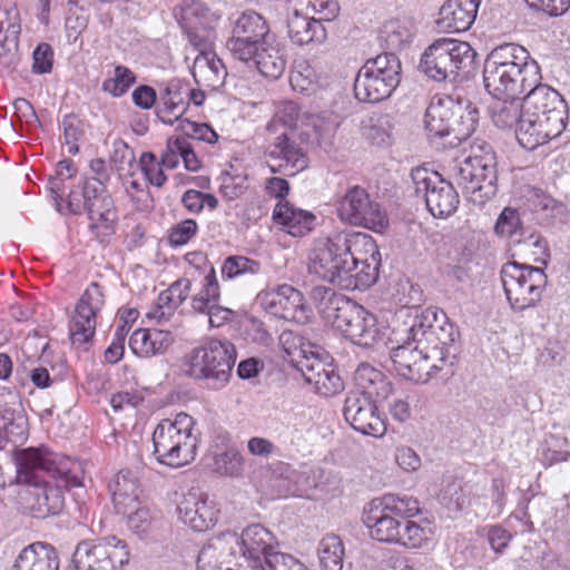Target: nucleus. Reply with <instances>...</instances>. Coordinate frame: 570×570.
Listing matches in <instances>:
<instances>
[{
	"label": "nucleus",
	"mask_w": 570,
	"mask_h": 570,
	"mask_svg": "<svg viewBox=\"0 0 570 570\" xmlns=\"http://www.w3.org/2000/svg\"><path fill=\"white\" fill-rule=\"evenodd\" d=\"M17 483L26 485L21 500L33 518L45 519L62 511V490L81 485L79 463L46 446L16 452Z\"/></svg>",
	"instance_id": "obj_1"
},
{
	"label": "nucleus",
	"mask_w": 570,
	"mask_h": 570,
	"mask_svg": "<svg viewBox=\"0 0 570 570\" xmlns=\"http://www.w3.org/2000/svg\"><path fill=\"white\" fill-rule=\"evenodd\" d=\"M541 79L538 62L518 43L498 46L484 61V87L495 99L521 97Z\"/></svg>",
	"instance_id": "obj_2"
},
{
	"label": "nucleus",
	"mask_w": 570,
	"mask_h": 570,
	"mask_svg": "<svg viewBox=\"0 0 570 570\" xmlns=\"http://www.w3.org/2000/svg\"><path fill=\"white\" fill-rule=\"evenodd\" d=\"M236 361L235 346L229 341L209 340L191 348L180 360V374L194 381H204L214 390L229 381Z\"/></svg>",
	"instance_id": "obj_3"
},
{
	"label": "nucleus",
	"mask_w": 570,
	"mask_h": 570,
	"mask_svg": "<svg viewBox=\"0 0 570 570\" xmlns=\"http://www.w3.org/2000/svg\"><path fill=\"white\" fill-rule=\"evenodd\" d=\"M463 194L474 204H483L497 193V157L487 142L472 146V154L454 167L452 175Z\"/></svg>",
	"instance_id": "obj_4"
},
{
	"label": "nucleus",
	"mask_w": 570,
	"mask_h": 570,
	"mask_svg": "<svg viewBox=\"0 0 570 570\" xmlns=\"http://www.w3.org/2000/svg\"><path fill=\"white\" fill-rule=\"evenodd\" d=\"M475 50L466 41L453 38L435 39L422 53L421 71L435 81H455L473 68Z\"/></svg>",
	"instance_id": "obj_5"
},
{
	"label": "nucleus",
	"mask_w": 570,
	"mask_h": 570,
	"mask_svg": "<svg viewBox=\"0 0 570 570\" xmlns=\"http://www.w3.org/2000/svg\"><path fill=\"white\" fill-rule=\"evenodd\" d=\"M194 420L179 413L175 420H161L154 430V454L160 464L180 468L196 458L197 438L193 434Z\"/></svg>",
	"instance_id": "obj_6"
},
{
	"label": "nucleus",
	"mask_w": 570,
	"mask_h": 570,
	"mask_svg": "<svg viewBox=\"0 0 570 570\" xmlns=\"http://www.w3.org/2000/svg\"><path fill=\"white\" fill-rule=\"evenodd\" d=\"M419 512L420 503L415 498L385 494L364 508L362 520L374 540L392 543L400 533V519L412 518Z\"/></svg>",
	"instance_id": "obj_7"
},
{
	"label": "nucleus",
	"mask_w": 570,
	"mask_h": 570,
	"mask_svg": "<svg viewBox=\"0 0 570 570\" xmlns=\"http://www.w3.org/2000/svg\"><path fill=\"white\" fill-rule=\"evenodd\" d=\"M351 234L340 233L317 242L308 255L307 269L328 283L342 285L350 279L355 258L352 256Z\"/></svg>",
	"instance_id": "obj_8"
},
{
	"label": "nucleus",
	"mask_w": 570,
	"mask_h": 570,
	"mask_svg": "<svg viewBox=\"0 0 570 570\" xmlns=\"http://www.w3.org/2000/svg\"><path fill=\"white\" fill-rule=\"evenodd\" d=\"M501 281L511 308L523 312L541 301L548 277L540 267L508 262L502 266Z\"/></svg>",
	"instance_id": "obj_9"
},
{
	"label": "nucleus",
	"mask_w": 570,
	"mask_h": 570,
	"mask_svg": "<svg viewBox=\"0 0 570 570\" xmlns=\"http://www.w3.org/2000/svg\"><path fill=\"white\" fill-rule=\"evenodd\" d=\"M128 560L126 542L107 535L80 541L67 570H120Z\"/></svg>",
	"instance_id": "obj_10"
},
{
	"label": "nucleus",
	"mask_w": 570,
	"mask_h": 570,
	"mask_svg": "<svg viewBox=\"0 0 570 570\" xmlns=\"http://www.w3.org/2000/svg\"><path fill=\"white\" fill-rule=\"evenodd\" d=\"M336 306L341 311L332 317L330 324L350 342L364 348H372L384 340L385 333L379 326L376 316L365 307L353 299Z\"/></svg>",
	"instance_id": "obj_11"
},
{
	"label": "nucleus",
	"mask_w": 570,
	"mask_h": 570,
	"mask_svg": "<svg viewBox=\"0 0 570 570\" xmlns=\"http://www.w3.org/2000/svg\"><path fill=\"white\" fill-rule=\"evenodd\" d=\"M414 193L424 199L428 210L438 218L451 216L460 204L459 194L452 183L439 173L426 168H415L411 173Z\"/></svg>",
	"instance_id": "obj_12"
},
{
	"label": "nucleus",
	"mask_w": 570,
	"mask_h": 570,
	"mask_svg": "<svg viewBox=\"0 0 570 570\" xmlns=\"http://www.w3.org/2000/svg\"><path fill=\"white\" fill-rule=\"evenodd\" d=\"M338 216L351 225L382 232L389 224L386 214L368 193L358 186L350 188L337 206Z\"/></svg>",
	"instance_id": "obj_13"
},
{
	"label": "nucleus",
	"mask_w": 570,
	"mask_h": 570,
	"mask_svg": "<svg viewBox=\"0 0 570 570\" xmlns=\"http://www.w3.org/2000/svg\"><path fill=\"white\" fill-rule=\"evenodd\" d=\"M268 38L269 27L265 18L256 11L247 10L234 21L226 48L234 58L248 63L255 53L256 46Z\"/></svg>",
	"instance_id": "obj_14"
},
{
	"label": "nucleus",
	"mask_w": 570,
	"mask_h": 570,
	"mask_svg": "<svg viewBox=\"0 0 570 570\" xmlns=\"http://www.w3.org/2000/svg\"><path fill=\"white\" fill-rule=\"evenodd\" d=\"M256 301L266 313L285 321L305 324L311 316L303 294L289 284L262 291Z\"/></svg>",
	"instance_id": "obj_15"
},
{
	"label": "nucleus",
	"mask_w": 570,
	"mask_h": 570,
	"mask_svg": "<svg viewBox=\"0 0 570 570\" xmlns=\"http://www.w3.org/2000/svg\"><path fill=\"white\" fill-rule=\"evenodd\" d=\"M104 305V289L98 283L92 282L79 298L69 324L70 341L73 346L86 348V345L91 342L96 332V317Z\"/></svg>",
	"instance_id": "obj_16"
},
{
	"label": "nucleus",
	"mask_w": 570,
	"mask_h": 570,
	"mask_svg": "<svg viewBox=\"0 0 570 570\" xmlns=\"http://www.w3.org/2000/svg\"><path fill=\"white\" fill-rule=\"evenodd\" d=\"M218 20L219 16L199 0H185L180 6L178 22L195 48H210Z\"/></svg>",
	"instance_id": "obj_17"
},
{
	"label": "nucleus",
	"mask_w": 570,
	"mask_h": 570,
	"mask_svg": "<svg viewBox=\"0 0 570 570\" xmlns=\"http://www.w3.org/2000/svg\"><path fill=\"white\" fill-rule=\"evenodd\" d=\"M343 414L345 421L357 432L381 438L386 432L376 401L360 392H350L345 399Z\"/></svg>",
	"instance_id": "obj_18"
},
{
	"label": "nucleus",
	"mask_w": 570,
	"mask_h": 570,
	"mask_svg": "<svg viewBox=\"0 0 570 570\" xmlns=\"http://www.w3.org/2000/svg\"><path fill=\"white\" fill-rule=\"evenodd\" d=\"M350 243L355 258L350 279H355V286L368 287L379 278L381 253L372 236L364 233L351 234Z\"/></svg>",
	"instance_id": "obj_19"
},
{
	"label": "nucleus",
	"mask_w": 570,
	"mask_h": 570,
	"mask_svg": "<svg viewBox=\"0 0 570 570\" xmlns=\"http://www.w3.org/2000/svg\"><path fill=\"white\" fill-rule=\"evenodd\" d=\"M525 92L523 108H529L530 115L546 112V122L566 128L567 104L556 89L539 81L530 86Z\"/></svg>",
	"instance_id": "obj_20"
},
{
	"label": "nucleus",
	"mask_w": 570,
	"mask_h": 570,
	"mask_svg": "<svg viewBox=\"0 0 570 570\" xmlns=\"http://www.w3.org/2000/svg\"><path fill=\"white\" fill-rule=\"evenodd\" d=\"M266 157L271 170L285 176H295L308 166L306 153L286 132L267 147Z\"/></svg>",
	"instance_id": "obj_21"
},
{
	"label": "nucleus",
	"mask_w": 570,
	"mask_h": 570,
	"mask_svg": "<svg viewBox=\"0 0 570 570\" xmlns=\"http://www.w3.org/2000/svg\"><path fill=\"white\" fill-rule=\"evenodd\" d=\"M311 354L312 356L304 355L295 364L304 381L322 396H334L342 392L344 382L333 365L315 357L313 352Z\"/></svg>",
	"instance_id": "obj_22"
},
{
	"label": "nucleus",
	"mask_w": 570,
	"mask_h": 570,
	"mask_svg": "<svg viewBox=\"0 0 570 570\" xmlns=\"http://www.w3.org/2000/svg\"><path fill=\"white\" fill-rule=\"evenodd\" d=\"M426 353V347L405 341L404 344L391 350L393 370L405 380L425 384L430 381Z\"/></svg>",
	"instance_id": "obj_23"
},
{
	"label": "nucleus",
	"mask_w": 570,
	"mask_h": 570,
	"mask_svg": "<svg viewBox=\"0 0 570 570\" xmlns=\"http://www.w3.org/2000/svg\"><path fill=\"white\" fill-rule=\"evenodd\" d=\"M177 510L180 520L198 532L209 530L218 521L219 510L207 495L188 493Z\"/></svg>",
	"instance_id": "obj_24"
},
{
	"label": "nucleus",
	"mask_w": 570,
	"mask_h": 570,
	"mask_svg": "<svg viewBox=\"0 0 570 570\" xmlns=\"http://www.w3.org/2000/svg\"><path fill=\"white\" fill-rule=\"evenodd\" d=\"M448 95H435L426 108L424 122L431 136L445 137L449 132V121L455 114H464L463 102Z\"/></svg>",
	"instance_id": "obj_25"
},
{
	"label": "nucleus",
	"mask_w": 570,
	"mask_h": 570,
	"mask_svg": "<svg viewBox=\"0 0 570 570\" xmlns=\"http://www.w3.org/2000/svg\"><path fill=\"white\" fill-rule=\"evenodd\" d=\"M481 0H446L441 7L436 23L448 32H463L475 21Z\"/></svg>",
	"instance_id": "obj_26"
},
{
	"label": "nucleus",
	"mask_w": 570,
	"mask_h": 570,
	"mask_svg": "<svg viewBox=\"0 0 570 570\" xmlns=\"http://www.w3.org/2000/svg\"><path fill=\"white\" fill-rule=\"evenodd\" d=\"M20 31V13L17 4L0 6V33H4L0 42V63L4 67H10L18 60Z\"/></svg>",
	"instance_id": "obj_27"
},
{
	"label": "nucleus",
	"mask_w": 570,
	"mask_h": 570,
	"mask_svg": "<svg viewBox=\"0 0 570 570\" xmlns=\"http://www.w3.org/2000/svg\"><path fill=\"white\" fill-rule=\"evenodd\" d=\"M198 56L193 65V76L195 81L212 90L220 88L225 83L227 70L222 59L209 50V48H197Z\"/></svg>",
	"instance_id": "obj_28"
},
{
	"label": "nucleus",
	"mask_w": 570,
	"mask_h": 570,
	"mask_svg": "<svg viewBox=\"0 0 570 570\" xmlns=\"http://www.w3.org/2000/svg\"><path fill=\"white\" fill-rule=\"evenodd\" d=\"M273 533L261 524H250L242 533L243 556L250 570L259 566L267 554L275 552Z\"/></svg>",
	"instance_id": "obj_29"
},
{
	"label": "nucleus",
	"mask_w": 570,
	"mask_h": 570,
	"mask_svg": "<svg viewBox=\"0 0 570 570\" xmlns=\"http://www.w3.org/2000/svg\"><path fill=\"white\" fill-rule=\"evenodd\" d=\"M174 343L171 332L157 328H138L129 338V347L140 357L163 355Z\"/></svg>",
	"instance_id": "obj_30"
},
{
	"label": "nucleus",
	"mask_w": 570,
	"mask_h": 570,
	"mask_svg": "<svg viewBox=\"0 0 570 570\" xmlns=\"http://www.w3.org/2000/svg\"><path fill=\"white\" fill-rule=\"evenodd\" d=\"M287 33L289 39L298 46L322 43L327 37L321 20L304 16L297 9H294L287 19Z\"/></svg>",
	"instance_id": "obj_31"
},
{
	"label": "nucleus",
	"mask_w": 570,
	"mask_h": 570,
	"mask_svg": "<svg viewBox=\"0 0 570 570\" xmlns=\"http://www.w3.org/2000/svg\"><path fill=\"white\" fill-rule=\"evenodd\" d=\"M275 224L294 237L308 234L314 226L315 216L306 210L294 207L288 202H278L273 212Z\"/></svg>",
	"instance_id": "obj_32"
},
{
	"label": "nucleus",
	"mask_w": 570,
	"mask_h": 570,
	"mask_svg": "<svg viewBox=\"0 0 570 570\" xmlns=\"http://www.w3.org/2000/svg\"><path fill=\"white\" fill-rule=\"evenodd\" d=\"M396 86L389 85L384 78L377 77L368 68L363 66L354 80L355 98L362 102H380L389 98Z\"/></svg>",
	"instance_id": "obj_33"
},
{
	"label": "nucleus",
	"mask_w": 570,
	"mask_h": 570,
	"mask_svg": "<svg viewBox=\"0 0 570 570\" xmlns=\"http://www.w3.org/2000/svg\"><path fill=\"white\" fill-rule=\"evenodd\" d=\"M12 570H59L57 551L42 542L32 543L19 553Z\"/></svg>",
	"instance_id": "obj_34"
},
{
	"label": "nucleus",
	"mask_w": 570,
	"mask_h": 570,
	"mask_svg": "<svg viewBox=\"0 0 570 570\" xmlns=\"http://www.w3.org/2000/svg\"><path fill=\"white\" fill-rule=\"evenodd\" d=\"M564 129L559 126H552L544 121H534L523 115L515 129V137L519 144L528 150H534L537 147L558 137Z\"/></svg>",
	"instance_id": "obj_35"
},
{
	"label": "nucleus",
	"mask_w": 570,
	"mask_h": 570,
	"mask_svg": "<svg viewBox=\"0 0 570 570\" xmlns=\"http://www.w3.org/2000/svg\"><path fill=\"white\" fill-rule=\"evenodd\" d=\"M356 390L371 399H385L392 390L385 375L370 363H361L354 372Z\"/></svg>",
	"instance_id": "obj_36"
},
{
	"label": "nucleus",
	"mask_w": 570,
	"mask_h": 570,
	"mask_svg": "<svg viewBox=\"0 0 570 570\" xmlns=\"http://www.w3.org/2000/svg\"><path fill=\"white\" fill-rule=\"evenodd\" d=\"M188 83L171 81L161 95L164 108L158 111V117L164 124L173 125L179 120L188 106Z\"/></svg>",
	"instance_id": "obj_37"
},
{
	"label": "nucleus",
	"mask_w": 570,
	"mask_h": 570,
	"mask_svg": "<svg viewBox=\"0 0 570 570\" xmlns=\"http://www.w3.org/2000/svg\"><path fill=\"white\" fill-rule=\"evenodd\" d=\"M249 62H253L264 77L271 79L279 78L286 67V59L282 50L277 43L271 41V38L256 46Z\"/></svg>",
	"instance_id": "obj_38"
},
{
	"label": "nucleus",
	"mask_w": 570,
	"mask_h": 570,
	"mask_svg": "<svg viewBox=\"0 0 570 570\" xmlns=\"http://www.w3.org/2000/svg\"><path fill=\"white\" fill-rule=\"evenodd\" d=\"M140 489L137 479L130 472H119L112 485V502L117 512H128L137 508Z\"/></svg>",
	"instance_id": "obj_39"
},
{
	"label": "nucleus",
	"mask_w": 570,
	"mask_h": 570,
	"mask_svg": "<svg viewBox=\"0 0 570 570\" xmlns=\"http://www.w3.org/2000/svg\"><path fill=\"white\" fill-rule=\"evenodd\" d=\"M463 107L464 114H455L449 121V132L445 137H451L449 141L451 146H458L469 139L478 125V109L468 100L463 102Z\"/></svg>",
	"instance_id": "obj_40"
},
{
	"label": "nucleus",
	"mask_w": 570,
	"mask_h": 570,
	"mask_svg": "<svg viewBox=\"0 0 570 570\" xmlns=\"http://www.w3.org/2000/svg\"><path fill=\"white\" fill-rule=\"evenodd\" d=\"M490 115L494 125L502 129L519 127L523 118V102L518 98L497 99L490 106Z\"/></svg>",
	"instance_id": "obj_41"
},
{
	"label": "nucleus",
	"mask_w": 570,
	"mask_h": 570,
	"mask_svg": "<svg viewBox=\"0 0 570 570\" xmlns=\"http://www.w3.org/2000/svg\"><path fill=\"white\" fill-rule=\"evenodd\" d=\"M416 31L414 21L409 17L387 21L382 30V38L391 50H400L412 41Z\"/></svg>",
	"instance_id": "obj_42"
},
{
	"label": "nucleus",
	"mask_w": 570,
	"mask_h": 570,
	"mask_svg": "<svg viewBox=\"0 0 570 570\" xmlns=\"http://www.w3.org/2000/svg\"><path fill=\"white\" fill-rule=\"evenodd\" d=\"M263 266L259 261L243 255H232L224 259L220 267V275L224 281L248 278L262 273Z\"/></svg>",
	"instance_id": "obj_43"
},
{
	"label": "nucleus",
	"mask_w": 570,
	"mask_h": 570,
	"mask_svg": "<svg viewBox=\"0 0 570 570\" xmlns=\"http://www.w3.org/2000/svg\"><path fill=\"white\" fill-rule=\"evenodd\" d=\"M439 313L436 308L428 307L420 314H416L407 328L406 342L429 347V342L432 337V331Z\"/></svg>",
	"instance_id": "obj_44"
},
{
	"label": "nucleus",
	"mask_w": 570,
	"mask_h": 570,
	"mask_svg": "<svg viewBox=\"0 0 570 570\" xmlns=\"http://www.w3.org/2000/svg\"><path fill=\"white\" fill-rule=\"evenodd\" d=\"M313 119V116L302 114L301 108L296 102L283 101L279 104L273 119L267 126V129L274 132H276L279 127L293 130L307 125V121Z\"/></svg>",
	"instance_id": "obj_45"
},
{
	"label": "nucleus",
	"mask_w": 570,
	"mask_h": 570,
	"mask_svg": "<svg viewBox=\"0 0 570 570\" xmlns=\"http://www.w3.org/2000/svg\"><path fill=\"white\" fill-rule=\"evenodd\" d=\"M374 75L384 78L391 86H399L401 80V62L393 52H384L375 58L368 59L365 65Z\"/></svg>",
	"instance_id": "obj_46"
},
{
	"label": "nucleus",
	"mask_w": 570,
	"mask_h": 570,
	"mask_svg": "<svg viewBox=\"0 0 570 570\" xmlns=\"http://www.w3.org/2000/svg\"><path fill=\"white\" fill-rule=\"evenodd\" d=\"M320 564L323 570H342L344 546L336 534L325 535L318 544Z\"/></svg>",
	"instance_id": "obj_47"
},
{
	"label": "nucleus",
	"mask_w": 570,
	"mask_h": 570,
	"mask_svg": "<svg viewBox=\"0 0 570 570\" xmlns=\"http://www.w3.org/2000/svg\"><path fill=\"white\" fill-rule=\"evenodd\" d=\"M399 534L392 544H400L407 549L421 548L429 540L430 530L417 522L407 519H400Z\"/></svg>",
	"instance_id": "obj_48"
},
{
	"label": "nucleus",
	"mask_w": 570,
	"mask_h": 570,
	"mask_svg": "<svg viewBox=\"0 0 570 570\" xmlns=\"http://www.w3.org/2000/svg\"><path fill=\"white\" fill-rule=\"evenodd\" d=\"M110 164L120 177H132L138 169L134 150L122 139H115L110 154Z\"/></svg>",
	"instance_id": "obj_49"
},
{
	"label": "nucleus",
	"mask_w": 570,
	"mask_h": 570,
	"mask_svg": "<svg viewBox=\"0 0 570 570\" xmlns=\"http://www.w3.org/2000/svg\"><path fill=\"white\" fill-rule=\"evenodd\" d=\"M311 296L323 318L328 323H331L332 317L341 311V308H337L336 304H345L351 299L343 294H336L332 288L325 286H315L311 292Z\"/></svg>",
	"instance_id": "obj_50"
},
{
	"label": "nucleus",
	"mask_w": 570,
	"mask_h": 570,
	"mask_svg": "<svg viewBox=\"0 0 570 570\" xmlns=\"http://www.w3.org/2000/svg\"><path fill=\"white\" fill-rule=\"evenodd\" d=\"M91 222V227H104L106 230H111L112 225L117 219V214L114 208V202L109 195L89 203L85 210Z\"/></svg>",
	"instance_id": "obj_51"
},
{
	"label": "nucleus",
	"mask_w": 570,
	"mask_h": 570,
	"mask_svg": "<svg viewBox=\"0 0 570 570\" xmlns=\"http://www.w3.org/2000/svg\"><path fill=\"white\" fill-rule=\"evenodd\" d=\"M219 295L220 292L216 272L215 268L210 266L208 273L205 275L203 288L191 299V307L197 313H205L213 305L218 303Z\"/></svg>",
	"instance_id": "obj_52"
},
{
	"label": "nucleus",
	"mask_w": 570,
	"mask_h": 570,
	"mask_svg": "<svg viewBox=\"0 0 570 570\" xmlns=\"http://www.w3.org/2000/svg\"><path fill=\"white\" fill-rule=\"evenodd\" d=\"M426 370L430 375V380L438 376L439 373L446 371L445 374L452 373V366L455 362V350L449 347L432 346L426 347Z\"/></svg>",
	"instance_id": "obj_53"
},
{
	"label": "nucleus",
	"mask_w": 570,
	"mask_h": 570,
	"mask_svg": "<svg viewBox=\"0 0 570 570\" xmlns=\"http://www.w3.org/2000/svg\"><path fill=\"white\" fill-rule=\"evenodd\" d=\"M459 337V331L452 324L445 313L440 312L434 324L432 331V337L429 342V348L432 346H442L449 347L450 350H455L453 347L454 342Z\"/></svg>",
	"instance_id": "obj_54"
},
{
	"label": "nucleus",
	"mask_w": 570,
	"mask_h": 570,
	"mask_svg": "<svg viewBox=\"0 0 570 570\" xmlns=\"http://www.w3.org/2000/svg\"><path fill=\"white\" fill-rule=\"evenodd\" d=\"M213 470L226 476H238L243 472V456L235 449H228L214 456Z\"/></svg>",
	"instance_id": "obj_55"
},
{
	"label": "nucleus",
	"mask_w": 570,
	"mask_h": 570,
	"mask_svg": "<svg viewBox=\"0 0 570 570\" xmlns=\"http://www.w3.org/2000/svg\"><path fill=\"white\" fill-rule=\"evenodd\" d=\"M136 77L131 70L125 66H117L112 78L102 82V90L114 97L122 96L135 82Z\"/></svg>",
	"instance_id": "obj_56"
},
{
	"label": "nucleus",
	"mask_w": 570,
	"mask_h": 570,
	"mask_svg": "<svg viewBox=\"0 0 570 570\" xmlns=\"http://www.w3.org/2000/svg\"><path fill=\"white\" fill-rule=\"evenodd\" d=\"M138 168L153 186L160 188L165 185L167 176L163 170V165L157 161L154 153H142L138 160Z\"/></svg>",
	"instance_id": "obj_57"
},
{
	"label": "nucleus",
	"mask_w": 570,
	"mask_h": 570,
	"mask_svg": "<svg viewBox=\"0 0 570 570\" xmlns=\"http://www.w3.org/2000/svg\"><path fill=\"white\" fill-rule=\"evenodd\" d=\"M254 570H306V568L291 554L275 551L267 554L259 566H255Z\"/></svg>",
	"instance_id": "obj_58"
},
{
	"label": "nucleus",
	"mask_w": 570,
	"mask_h": 570,
	"mask_svg": "<svg viewBox=\"0 0 570 570\" xmlns=\"http://www.w3.org/2000/svg\"><path fill=\"white\" fill-rule=\"evenodd\" d=\"M120 513L127 517L128 528L137 534L146 533L154 520L149 508L141 505V503H138L137 508L129 509L128 512Z\"/></svg>",
	"instance_id": "obj_59"
},
{
	"label": "nucleus",
	"mask_w": 570,
	"mask_h": 570,
	"mask_svg": "<svg viewBox=\"0 0 570 570\" xmlns=\"http://www.w3.org/2000/svg\"><path fill=\"white\" fill-rule=\"evenodd\" d=\"M289 82L295 91L309 95L316 87V75L312 67L302 66L291 72Z\"/></svg>",
	"instance_id": "obj_60"
},
{
	"label": "nucleus",
	"mask_w": 570,
	"mask_h": 570,
	"mask_svg": "<svg viewBox=\"0 0 570 570\" xmlns=\"http://www.w3.org/2000/svg\"><path fill=\"white\" fill-rule=\"evenodd\" d=\"M198 226L194 219H185L174 225L169 230V243L173 246H183L187 244L197 233Z\"/></svg>",
	"instance_id": "obj_61"
},
{
	"label": "nucleus",
	"mask_w": 570,
	"mask_h": 570,
	"mask_svg": "<svg viewBox=\"0 0 570 570\" xmlns=\"http://www.w3.org/2000/svg\"><path fill=\"white\" fill-rule=\"evenodd\" d=\"M520 217L515 209L505 207L498 217L494 232L499 236H512L520 227Z\"/></svg>",
	"instance_id": "obj_62"
},
{
	"label": "nucleus",
	"mask_w": 570,
	"mask_h": 570,
	"mask_svg": "<svg viewBox=\"0 0 570 570\" xmlns=\"http://www.w3.org/2000/svg\"><path fill=\"white\" fill-rule=\"evenodd\" d=\"M180 129L184 135L206 142H214L217 140V134L207 124H197L184 119L180 121Z\"/></svg>",
	"instance_id": "obj_63"
},
{
	"label": "nucleus",
	"mask_w": 570,
	"mask_h": 570,
	"mask_svg": "<svg viewBox=\"0 0 570 570\" xmlns=\"http://www.w3.org/2000/svg\"><path fill=\"white\" fill-rule=\"evenodd\" d=\"M247 187L246 177L227 174L223 177L220 193L225 199L234 200L244 195Z\"/></svg>",
	"instance_id": "obj_64"
}]
</instances>
